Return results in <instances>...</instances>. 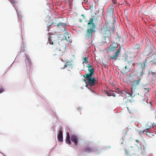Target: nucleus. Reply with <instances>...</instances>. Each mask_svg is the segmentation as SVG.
I'll use <instances>...</instances> for the list:
<instances>
[{"instance_id":"f257e3e1","label":"nucleus","mask_w":156,"mask_h":156,"mask_svg":"<svg viewBox=\"0 0 156 156\" xmlns=\"http://www.w3.org/2000/svg\"><path fill=\"white\" fill-rule=\"evenodd\" d=\"M110 29L112 30V32H114L115 30L113 22H107V24L104 25L101 29V33L103 37H105V40L106 38H111V32Z\"/></svg>"},{"instance_id":"f03ea898","label":"nucleus","mask_w":156,"mask_h":156,"mask_svg":"<svg viewBox=\"0 0 156 156\" xmlns=\"http://www.w3.org/2000/svg\"><path fill=\"white\" fill-rule=\"evenodd\" d=\"M150 58L140 57L139 62L137 66V73L140 76H142L145 73L144 69L145 63L147 61L149 62Z\"/></svg>"},{"instance_id":"7ed1b4c3","label":"nucleus","mask_w":156,"mask_h":156,"mask_svg":"<svg viewBox=\"0 0 156 156\" xmlns=\"http://www.w3.org/2000/svg\"><path fill=\"white\" fill-rule=\"evenodd\" d=\"M60 34H50V36L48 38V40L50 44H53L54 45L57 46L58 45V41L59 40Z\"/></svg>"},{"instance_id":"20e7f679","label":"nucleus","mask_w":156,"mask_h":156,"mask_svg":"<svg viewBox=\"0 0 156 156\" xmlns=\"http://www.w3.org/2000/svg\"><path fill=\"white\" fill-rule=\"evenodd\" d=\"M94 32V30L92 29H88L85 35L84 40L85 43L87 44L90 45H92V34Z\"/></svg>"},{"instance_id":"39448f33","label":"nucleus","mask_w":156,"mask_h":156,"mask_svg":"<svg viewBox=\"0 0 156 156\" xmlns=\"http://www.w3.org/2000/svg\"><path fill=\"white\" fill-rule=\"evenodd\" d=\"M156 52V49L154 46L151 44L148 45L145 48L142 54L144 55L147 56L150 54H154Z\"/></svg>"},{"instance_id":"423d86ee","label":"nucleus","mask_w":156,"mask_h":156,"mask_svg":"<svg viewBox=\"0 0 156 156\" xmlns=\"http://www.w3.org/2000/svg\"><path fill=\"white\" fill-rule=\"evenodd\" d=\"M142 77L140 76L138 77L137 80H134L132 81L131 83V91L133 92H137L136 91L139 88L140 81Z\"/></svg>"},{"instance_id":"0eeeda50","label":"nucleus","mask_w":156,"mask_h":156,"mask_svg":"<svg viewBox=\"0 0 156 156\" xmlns=\"http://www.w3.org/2000/svg\"><path fill=\"white\" fill-rule=\"evenodd\" d=\"M83 77L86 78L84 79V81L86 82V84L87 85V86L90 85V86H92L95 85L96 80L94 77L92 78V76L91 77H88V76H85V75H84Z\"/></svg>"},{"instance_id":"6e6552de","label":"nucleus","mask_w":156,"mask_h":156,"mask_svg":"<svg viewBox=\"0 0 156 156\" xmlns=\"http://www.w3.org/2000/svg\"><path fill=\"white\" fill-rule=\"evenodd\" d=\"M138 94H139V93L137 92H133L131 91V93H130L127 90H123L122 91L121 93L123 97L125 98L129 97L130 96L132 98L134 96ZM125 99V98L124 99Z\"/></svg>"},{"instance_id":"1a4fd4ad","label":"nucleus","mask_w":156,"mask_h":156,"mask_svg":"<svg viewBox=\"0 0 156 156\" xmlns=\"http://www.w3.org/2000/svg\"><path fill=\"white\" fill-rule=\"evenodd\" d=\"M58 32H62L66 30L65 28L66 27V25L62 22H60L56 26Z\"/></svg>"},{"instance_id":"9d476101","label":"nucleus","mask_w":156,"mask_h":156,"mask_svg":"<svg viewBox=\"0 0 156 156\" xmlns=\"http://www.w3.org/2000/svg\"><path fill=\"white\" fill-rule=\"evenodd\" d=\"M114 8L113 5H110L107 8L106 16L108 17H113Z\"/></svg>"},{"instance_id":"9b49d317","label":"nucleus","mask_w":156,"mask_h":156,"mask_svg":"<svg viewBox=\"0 0 156 156\" xmlns=\"http://www.w3.org/2000/svg\"><path fill=\"white\" fill-rule=\"evenodd\" d=\"M87 67L88 68V70L90 72L89 73L86 74L85 76H88V77H91L94 74V68L92 67L91 65L88 64Z\"/></svg>"},{"instance_id":"f8f14e48","label":"nucleus","mask_w":156,"mask_h":156,"mask_svg":"<svg viewBox=\"0 0 156 156\" xmlns=\"http://www.w3.org/2000/svg\"><path fill=\"white\" fill-rule=\"evenodd\" d=\"M56 26L55 25L52 27H50V26H49L48 27V31H50L49 34H52V33H56L57 32V28H56Z\"/></svg>"},{"instance_id":"ddd939ff","label":"nucleus","mask_w":156,"mask_h":156,"mask_svg":"<svg viewBox=\"0 0 156 156\" xmlns=\"http://www.w3.org/2000/svg\"><path fill=\"white\" fill-rule=\"evenodd\" d=\"M121 47H119L118 50V51L116 52L114 55H112L109 58V60H111V59H115L116 60L118 58V56L119 55L120 53V50L121 49Z\"/></svg>"},{"instance_id":"4468645a","label":"nucleus","mask_w":156,"mask_h":156,"mask_svg":"<svg viewBox=\"0 0 156 156\" xmlns=\"http://www.w3.org/2000/svg\"><path fill=\"white\" fill-rule=\"evenodd\" d=\"M118 47V45L117 43L113 42L112 44H110L109 50L110 51H113L115 50Z\"/></svg>"},{"instance_id":"2eb2a0df","label":"nucleus","mask_w":156,"mask_h":156,"mask_svg":"<svg viewBox=\"0 0 156 156\" xmlns=\"http://www.w3.org/2000/svg\"><path fill=\"white\" fill-rule=\"evenodd\" d=\"M126 65H127V70L126 71L127 72V71H130V69L133 68V67L134 66L135 64L133 61H131L130 62H127Z\"/></svg>"},{"instance_id":"dca6fc26","label":"nucleus","mask_w":156,"mask_h":156,"mask_svg":"<svg viewBox=\"0 0 156 156\" xmlns=\"http://www.w3.org/2000/svg\"><path fill=\"white\" fill-rule=\"evenodd\" d=\"M62 129V128H61L58 132L57 136L58 140L61 142H62L63 141V132Z\"/></svg>"},{"instance_id":"f3484780","label":"nucleus","mask_w":156,"mask_h":156,"mask_svg":"<svg viewBox=\"0 0 156 156\" xmlns=\"http://www.w3.org/2000/svg\"><path fill=\"white\" fill-rule=\"evenodd\" d=\"M56 47L58 48V49H59V50L62 52H64L65 51L66 49V45L65 44H63L62 45H59L57 46H56Z\"/></svg>"},{"instance_id":"a211bd4d","label":"nucleus","mask_w":156,"mask_h":156,"mask_svg":"<svg viewBox=\"0 0 156 156\" xmlns=\"http://www.w3.org/2000/svg\"><path fill=\"white\" fill-rule=\"evenodd\" d=\"M67 67L68 70H69L73 68V65L70 62H67L66 64L64 65V67L62 68V69H64Z\"/></svg>"},{"instance_id":"6ab92c4d","label":"nucleus","mask_w":156,"mask_h":156,"mask_svg":"<svg viewBox=\"0 0 156 156\" xmlns=\"http://www.w3.org/2000/svg\"><path fill=\"white\" fill-rule=\"evenodd\" d=\"M142 45L139 44H136L133 48V50L136 53H137L142 48Z\"/></svg>"},{"instance_id":"aec40b11","label":"nucleus","mask_w":156,"mask_h":156,"mask_svg":"<svg viewBox=\"0 0 156 156\" xmlns=\"http://www.w3.org/2000/svg\"><path fill=\"white\" fill-rule=\"evenodd\" d=\"M150 58L149 62L153 63H156V52L154 54H152V55L149 57Z\"/></svg>"},{"instance_id":"412c9836","label":"nucleus","mask_w":156,"mask_h":156,"mask_svg":"<svg viewBox=\"0 0 156 156\" xmlns=\"http://www.w3.org/2000/svg\"><path fill=\"white\" fill-rule=\"evenodd\" d=\"M96 151V148L94 149L93 148L89 147L88 146L86 147L84 149L85 151L87 153H90L93 151Z\"/></svg>"},{"instance_id":"4be33fe9","label":"nucleus","mask_w":156,"mask_h":156,"mask_svg":"<svg viewBox=\"0 0 156 156\" xmlns=\"http://www.w3.org/2000/svg\"><path fill=\"white\" fill-rule=\"evenodd\" d=\"M71 140L74 144L76 145L78 143L77 137L76 136H71Z\"/></svg>"},{"instance_id":"5701e85b","label":"nucleus","mask_w":156,"mask_h":156,"mask_svg":"<svg viewBox=\"0 0 156 156\" xmlns=\"http://www.w3.org/2000/svg\"><path fill=\"white\" fill-rule=\"evenodd\" d=\"M121 72L123 74H125L126 73H128L129 71H127L126 72V70H127V65L125 66L124 67H122L121 68Z\"/></svg>"},{"instance_id":"b1692460","label":"nucleus","mask_w":156,"mask_h":156,"mask_svg":"<svg viewBox=\"0 0 156 156\" xmlns=\"http://www.w3.org/2000/svg\"><path fill=\"white\" fill-rule=\"evenodd\" d=\"M64 37H65V39L67 41H69L70 42V37L69 33L67 32H66L64 35Z\"/></svg>"},{"instance_id":"393cba45","label":"nucleus","mask_w":156,"mask_h":156,"mask_svg":"<svg viewBox=\"0 0 156 156\" xmlns=\"http://www.w3.org/2000/svg\"><path fill=\"white\" fill-rule=\"evenodd\" d=\"M66 143L69 145L71 143V142L70 140V136L69 133H66Z\"/></svg>"},{"instance_id":"a878e982","label":"nucleus","mask_w":156,"mask_h":156,"mask_svg":"<svg viewBox=\"0 0 156 156\" xmlns=\"http://www.w3.org/2000/svg\"><path fill=\"white\" fill-rule=\"evenodd\" d=\"M93 18H90V20L89 22L88 23L89 25H91L92 26V28H94L95 27V25L93 22Z\"/></svg>"},{"instance_id":"bb28decb","label":"nucleus","mask_w":156,"mask_h":156,"mask_svg":"<svg viewBox=\"0 0 156 156\" xmlns=\"http://www.w3.org/2000/svg\"><path fill=\"white\" fill-rule=\"evenodd\" d=\"M27 68L28 69V70L30 71V66H31V63L29 61L28 59L27 58Z\"/></svg>"},{"instance_id":"cd10ccee","label":"nucleus","mask_w":156,"mask_h":156,"mask_svg":"<svg viewBox=\"0 0 156 156\" xmlns=\"http://www.w3.org/2000/svg\"><path fill=\"white\" fill-rule=\"evenodd\" d=\"M144 132H146V135L150 137H152V136H153V135L151 132H147V129H146V130H144L143 132L144 133Z\"/></svg>"},{"instance_id":"c85d7f7f","label":"nucleus","mask_w":156,"mask_h":156,"mask_svg":"<svg viewBox=\"0 0 156 156\" xmlns=\"http://www.w3.org/2000/svg\"><path fill=\"white\" fill-rule=\"evenodd\" d=\"M84 61L83 62V63H88V58L87 57H85L84 58Z\"/></svg>"},{"instance_id":"c756f323","label":"nucleus","mask_w":156,"mask_h":156,"mask_svg":"<svg viewBox=\"0 0 156 156\" xmlns=\"http://www.w3.org/2000/svg\"><path fill=\"white\" fill-rule=\"evenodd\" d=\"M150 88H149L148 89L144 88L143 89V90L144 92L145 93H147L149 91V89Z\"/></svg>"},{"instance_id":"7c9ffc66","label":"nucleus","mask_w":156,"mask_h":156,"mask_svg":"<svg viewBox=\"0 0 156 156\" xmlns=\"http://www.w3.org/2000/svg\"><path fill=\"white\" fill-rule=\"evenodd\" d=\"M12 4H15L17 2L15 0H9Z\"/></svg>"},{"instance_id":"2f4dec72","label":"nucleus","mask_w":156,"mask_h":156,"mask_svg":"<svg viewBox=\"0 0 156 156\" xmlns=\"http://www.w3.org/2000/svg\"><path fill=\"white\" fill-rule=\"evenodd\" d=\"M154 74L155 73L153 72L152 71L149 72V74H150V75H151L153 76Z\"/></svg>"},{"instance_id":"473e14b6","label":"nucleus","mask_w":156,"mask_h":156,"mask_svg":"<svg viewBox=\"0 0 156 156\" xmlns=\"http://www.w3.org/2000/svg\"><path fill=\"white\" fill-rule=\"evenodd\" d=\"M147 127L148 129H149L151 127V125H149V122L147 123Z\"/></svg>"},{"instance_id":"72a5a7b5","label":"nucleus","mask_w":156,"mask_h":156,"mask_svg":"<svg viewBox=\"0 0 156 156\" xmlns=\"http://www.w3.org/2000/svg\"><path fill=\"white\" fill-rule=\"evenodd\" d=\"M4 91V90L1 87L0 88V94L3 92Z\"/></svg>"},{"instance_id":"f704fd0d","label":"nucleus","mask_w":156,"mask_h":156,"mask_svg":"<svg viewBox=\"0 0 156 156\" xmlns=\"http://www.w3.org/2000/svg\"><path fill=\"white\" fill-rule=\"evenodd\" d=\"M112 0V2L113 4H116V1H115L114 0Z\"/></svg>"},{"instance_id":"c9c22d12","label":"nucleus","mask_w":156,"mask_h":156,"mask_svg":"<svg viewBox=\"0 0 156 156\" xmlns=\"http://www.w3.org/2000/svg\"><path fill=\"white\" fill-rule=\"evenodd\" d=\"M154 123H152V127L153 128H154L155 126H156V124L155 125V123L154 124Z\"/></svg>"},{"instance_id":"e433bc0d","label":"nucleus","mask_w":156,"mask_h":156,"mask_svg":"<svg viewBox=\"0 0 156 156\" xmlns=\"http://www.w3.org/2000/svg\"><path fill=\"white\" fill-rule=\"evenodd\" d=\"M144 100L145 101L147 102V98H145L144 100H143V101H144Z\"/></svg>"},{"instance_id":"4c0bfd02","label":"nucleus","mask_w":156,"mask_h":156,"mask_svg":"<svg viewBox=\"0 0 156 156\" xmlns=\"http://www.w3.org/2000/svg\"><path fill=\"white\" fill-rule=\"evenodd\" d=\"M136 142H139V140H136Z\"/></svg>"},{"instance_id":"58836bf2","label":"nucleus","mask_w":156,"mask_h":156,"mask_svg":"<svg viewBox=\"0 0 156 156\" xmlns=\"http://www.w3.org/2000/svg\"><path fill=\"white\" fill-rule=\"evenodd\" d=\"M112 96H114V97H115V96H116V95H115V94H112Z\"/></svg>"},{"instance_id":"ea45409f","label":"nucleus","mask_w":156,"mask_h":156,"mask_svg":"<svg viewBox=\"0 0 156 156\" xmlns=\"http://www.w3.org/2000/svg\"><path fill=\"white\" fill-rule=\"evenodd\" d=\"M107 95H108V96H110V95L109 94H108V93H107Z\"/></svg>"},{"instance_id":"a19ab883","label":"nucleus","mask_w":156,"mask_h":156,"mask_svg":"<svg viewBox=\"0 0 156 156\" xmlns=\"http://www.w3.org/2000/svg\"><path fill=\"white\" fill-rule=\"evenodd\" d=\"M18 17H19L20 16H19V14H18Z\"/></svg>"},{"instance_id":"79ce46f5","label":"nucleus","mask_w":156,"mask_h":156,"mask_svg":"<svg viewBox=\"0 0 156 156\" xmlns=\"http://www.w3.org/2000/svg\"><path fill=\"white\" fill-rule=\"evenodd\" d=\"M20 17H21V18H22V16H21H21H20Z\"/></svg>"},{"instance_id":"37998d69","label":"nucleus","mask_w":156,"mask_h":156,"mask_svg":"<svg viewBox=\"0 0 156 156\" xmlns=\"http://www.w3.org/2000/svg\"><path fill=\"white\" fill-rule=\"evenodd\" d=\"M84 1H86V0H83Z\"/></svg>"},{"instance_id":"c03bdc74","label":"nucleus","mask_w":156,"mask_h":156,"mask_svg":"<svg viewBox=\"0 0 156 156\" xmlns=\"http://www.w3.org/2000/svg\"><path fill=\"white\" fill-rule=\"evenodd\" d=\"M106 66H106H106H105V67H106Z\"/></svg>"}]
</instances>
